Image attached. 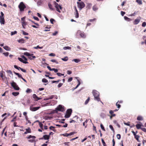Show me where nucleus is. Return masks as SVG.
I'll list each match as a JSON object with an SVG mask.
<instances>
[{
	"label": "nucleus",
	"instance_id": "5",
	"mask_svg": "<svg viewBox=\"0 0 146 146\" xmlns=\"http://www.w3.org/2000/svg\"><path fill=\"white\" fill-rule=\"evenodd\" d=\"M72 110L71 109H68L66 111V114L64 116V117L66 118H69L72 112Z\"/></svg>",
	"mask_w": 146,
	"mask_h": 146
},
{
	"label": "nucleus",
	"instance_id": "41",
	"mask_svg": "<svg viewBox=\"0 0 146 146\" xmlns=\"http://www.w3.org/2000/svg\"><path fill=\"white\" fill-rule=\"evenodd\" d=\"M42 3V1L41 0H39L37 1V3L38 5H40Z\"/></svg>",
	"mask_w": 146,
	"mask_h": 146
},
{
	"label": "nucleus",
	"instance_id": "56",
	"mask_svg": "<svg viewBox=\"0 0 146 146\" xmlns=\"http://www.w3.org/2000/svg\"><path fill=\"white\" fill-rule=\"evenodd\" d=\"M49 56H55V54L53 53H51L49 54Z\"/></svg>",
	"mask_w": 146,
	"mask_h": 146
},
{
	"label": "nucleus",
	"instance_id": "62",
	"mask_svg": "<svg viewBox=\"0 0 146 146\" xmlns=\"http://www.w3.org/2000/svg\"><path fill=\"white\" fill-rule=\"evenodd\" d=\"M20 70L23 72H26V71L23 68H20Z\"/></svg>",
	"mask_w": 146,
	"mask_h": 146
},
{
	"label": "nucleus",
	"instance_id": "13",
	"mask_svg": "<svg viewBox=\"0 0 146 146\" xmlns=\"http://www.w3.org/2000/svg\"><path fill=\"white\" fill-rule=\"evenodd\" d=\"M135 126L136 127V128L137 129H140L141 130V129L142 128H143V127H141L143 126V125H142L137 124L135 125Z\"/></svg>",
	"mask_w": 146,
	"mask_h": 146
},
{
	"label": "nucleus",
	"instance_id": "22",
	"mask_svg": "<svg viewBox=\"0 0 146 146\" xmlns=\"http://www.w3.org/2000/svg\"><path fill=\"white\" fill-rule=\"evenodd\" d=\"M93 10L94 11H96L98 9V8L96 5H94L93 7Z\"/></svg>",
	"mask_w": 146,
	"mask_h": 146
},
{
	"label": "nucleus",
	"instance_id": "64",
	"mask_svg": "<svg viewBox=\"0 0 146 146\" xmlns=\"http://www.w3.org/2000/svg\"><path fill=\"white\" fill-rule=\"evenodd\" d=\"M141 130L145 132H146V129L144 128H142Z\"/></svg>",
	"mask_w": 146,
	"mask_h": 146
},
{
	"label": "nucleus",
	"instance_id": "37",
	"mask_svg": "<svg viewBox=\"0 0 146 146\" xmlns=\"http://www.w3.org/2000/svg\"><path fill=\"white\" fill-rule=\"evenodd\" d=\"M119 103V101L116 103V106L117 107V108H119L121 107L120 105L118 104Z\"/></svg>",
	"mask_w": 146,
	"mask_h": 146
},
{
	"label": "nucleus",
	"instance_id": "35",
	"mask_svg": "<svg viewBox=\"0 0 146 146\" xmlns=\"http://www.w3.org/2000/svg\"><path fill=\"white\" fill-rule=\"evenodd\" d=\"M50 61L52 62H55L56 64H58V62L55 59H51L50 60Z\"/></svg>",
	"mask_w": 146,
	"mask_h": 146
},
{
	"label": "nucleus",
	"instance_id": "57",
	"mask_svg": "<svg viewBox=\"0 0 146 146\" xmlns=\"http://www.w3.org/2000/svg\"><path fill=\"white\" fill-rule=\"evenodd\" d=\"M72 80V78L70 77L68 78V82H70Z\"/></svg>",
	"mask_w": 146,
	"mask_h": 146
},
{
	"label": "nucleus",
	"instance_id": "2",
	"mask_svg": "<svg viewBox=\"0 0 146 146\" xmlns=\"http://www.w3.org/2000/svg\"><path fill=\"white\" fill-rule=\"evenodd\" d=\"M65 111L64 106H62V105H59L55 109L56 112L57 113L58 111L63 112Z\"/></svg>",
	"mask_w": 146,
	"mask_h": 146
},
{
	"label": "nucleus",
	"instance_id": "20",
	"mask_svg": "<svg viewBox=\"0 0 146 146\" xmlns=\"http://www.w3.org/2000/svg\"><path fill=\"white\" fill-rule=\"evenodd\" d=\"M124 18L125 20H126L128 21H131V19L128 18L126 16H124Z\"/></svg>",
	"mask_w": 146,
	"mask_h": 146
},
{
	"label": "nucleus",
	"instance_id": "29",
	"mask_svg": "<svg viewBox=\"0 0 146 146\" xmlns=\"http://www.w3.org/2000/svg\"><path fill=\"white\" fill-rule=\"evenodd\" d=\"M90 100V97H88L87 98V99L86 100L85 102V104H87L89 101V100Z\"/></svg>",
	"mask_w": 146,
	"mask_h": 146
},
{
	"label": "nucleus",
	"instance_id": "11",
	"mask_svg": "<svg viewBox=\"0 0 146 146\" xmlns=\"http://www.w3.org/2000/svg\"><path fill=\"white\" fill-rule=\"evenodd\" d=\"M40 108V107H34L31 106L30 107V110L32 111H36Z\"/></svg>",
	"mask_w": 146,
	"mask_h": 146
},
{
	"label": "nucleus",
	"instance_id": "45",
	"mask_svg": "<svg viewBox=\"0 0 146 146\" xmlns=\"http://www.w3.org/2000/svg\"><path fill=\"white\" fill-rule=\"evenodd\" d=\"M100 127H101V129H102L104 131H105V129L104 127L102 124H100Z\"/></svg>",
	"mask_w": 146,
	"mask_h": 146
},
{
	"label": "nucleus",
	"instance_id": "33",
	"mask_svg": "<svg viewBox=\"0 0 146 146\" xmlns=\"http://www.w3.org/2000/svg\"><path fill=\"white\" fill-rule=\"evenodd\" d=\"M136 1L139 4L141 5L142 4V3L141 0H136Z\"/></svg>",
	"mask_w": 146,
	"mask_h": 146
},
{
	"label": "nucleus",
	"instance_id": "32",
	"mask_svg": "<svg viewBox=\"0 0 146 146\" xmlns=\"http://www.w3.org/2000/svg\"><path fill=\"white\" fill-rule=\"evenodd\" d=\"M3 48L7 50H10V48H9V47L7 46H6L3 47Z\"/></svg>",
	"mask_w": 146,
	"mask_h": 146
},
{
	"label": "nucleus",
	"instance_id": "55",
	"mask_svg": "<svg viewBox=\"0 0 146 146\" xmlns=\"http://www.w3.org/2000/svg\"><path fill=\"white\" fill-rule=\"evenodd\" d=\"M114 113V112L113 111L111 110L109 111V113L111 115H113V114H114L113 113Z\"/></svg>",
	"mask_w": 146,
	"mask_h": 146
},
{
	"label": "nucleus",
	"instance_id": "44",
	"mask_svg": "<svg viewBox=\"0 0 146 146\" xmlns=\"http://www.w3.org/2000/svg\"><path fill=\"white\" fill-rule=\"evenodd\" d=\"M26 131H27V132H28V133H30L31 132V129L30 128H28L26 129Z\"/></svg>",
	"mask_w": 146,
	"mask_h": 146
},
{
	"label": "nucleus",
	"instance_id": "30",
	"mask_svg": "<svg viewBox=\"0 0 146 146\" xmlns=\"http://www.w3.org/2000/svg\"><path fill=\"white\" fill-rule=\"evenodd\" d=\"M61 60H63L64 61H67L68 60V57L67 56L63 58H61Z\"/></svg>",
	"mask_w": 146,
	"mask_h": 146
},
{
	"label": "nucleus",
	"instance_id": "3",
	"mask_svg": "<svg viewBox=\"0 0 146 146\" xmlns=\"http://www.w3.org/2000/svg\"><path fill=\"white\" fill-rule=\"evenodd\" d=\"M19 8L20 12H23L24 9L26 8V7L23 2H21L19 5Z\"/></svg>",
	"mask_w": 146,
	"mask_h": 146
},
{
	"label": "nucleus",
	"instance_id": "51",
	"mask_svg": "<svg viewBox=\"0 0 146 146\" xmlns=\"http://www.w3.org/2000/svg\"><path fill=\"white\" fill-rule=\"evenodd\" d=\"M33 18H34V19L36 20V21H39V19H38V18L36 17V16H33Z\"/></svg>",
	"mask_w": 146,
	"mask_h": 146
},
{
	"label": "nucleus",
	"instance_id": "28",
	"mask_svg": "<svg viewBox=\"0 0 146 146\" xmlns=\"http://www.w3.org/2000/svg\"><path fill=\"white\" fill-rule=\"evenodd\" d=\"M32 91L31 89L29 88H27L26 91V92L27 93H29L32 92Z\"/></svg>",
	"mask_w": 146,
	"mask_h": 146
},
{
	"label": "nucleus",
	"instance_id": "34",
	"mask_svg": "<svg viewBox=\"0 0 146 146\" xmlns=\"http://www.w3.org/2000/svg\"><path fill=\"white\" fill-rule=\"evenodd\" d=\"M17 33V31H15L14 32H11V35H14Z\"/></svg>",
	"mask_w": 146,
	"mask_h": 146
},
{
	"label": "nucleus",
	"instance_id": "52",
	"mask_svg": "<svg viewBox=\"0 0 146 146\" xmlns=\"http://www.w3.org/2000/svg\"><path fill=\"white\" fill-rule=\"evenodd\" d=\"M31 138H32L33 139H35V136H32L31 135H29V136L28 137V138L30 139Z\"/></svg>",
	"mask_w": 146,
	"mask_h": 146
},
{
	"label": "nucleus",
	"instance_id": "8",
	"mask_svg": "<svg viewBox=\"0 0 146 146\" xmlns=\"http://www.w3.org/2000/svg\"><path fill=\"white\" fill-rule=\"evenodd\" d=\"M11 86L15 90H19L20 88L17 84L15 82H13L11 83Z\"/></svg>",
	"mask_w": 146,
	"mask_h": 146
},
{
	"label": "nucleus",
	"instance_id": "43",
	"mask_svg": "<svg viewBox=\"0 0 146 146\" xmlns=\"http://www.w3.org/2000/svg\"><path fill=\"white\" fill-rule=\"evenodd\" d=\"M101 140H102V143H103L104 146H106V143L104 141V139H101Z\"/></svg>",
	"mask_w": 146,
	"mask_h": 146
},
{
	"label": "nucleus",
	"instance_id": "27",
	"mask_svg": "<svg viewBox=\"0 0 146 146\" xmlns=\"http://www.w3.org/2000/svg\"><path fill=\"white\" fill-rule=\"evenodd\" d=\"M72 61H74L76 63H78L80 61V60L78 59H74L72 60Z\"/></svg>",
	"mask_w": 146,
	"mask_h": 146
},
{
	"label": "nucleus",
	"instance_id": "38",
	"mask_svg": "<svg viewBox=\"0 0 146 146\" xmlns=\"http://www.w3.org/2000/svg\"><path fill=\"white\" fill-rule=\"evenodd\" d=\"M56 74L59 76H62L64 75V74H62L61 73H59V72H57L56 73Z\"/></svg>",
	"mask_w": 146,
	"mask_h": 146
},
{
	"label": "nucleus",
	"instance_id": "36",
	"mask_svg": "<svg viewBox=\"0 0 146 146\" xmlns=\"http://www.w3.org/2000/svg\"><path fill=\"white\" fill-rule=\"evenodd\" d=\"M22 32L23 35H29V34L28 33L25 32L23 30L22 31Z\"/></svg>",
	"mask_w": 146,
	"mask_h": 146
},
{
	"label": "nucleus",
	"instance_id": "26",
	"mask_svg": "<svg viewBox=\"0 0 146 146\" xmlns=\"http://www.w3.org/2000/svg\"><path fill=\"white\" fill-rule=\"evenodd\" d=\"M19 92H13L12 93V94L15 96H16L18 95H19Z\"/></svg>",
	"mask_w": 146,
	"mask_h": 146
},
{
	"label": "nucleus",
	"instance_id": "48",
	"mask_svg": "<svg viewBox=\"0 0 146 146\" xmlns=\"http://www.w3.org/2000/svg\"><path fill=\"white\" fill-rule=\"evenodd\" d=\"M6 56H7L9 55V53L8 52H4L3 54Z\"/></svg>",
	"mask_w": 146,
	"mask_h": 146
},
{
	"label": "nucleus",
	"instance_id": "12",
	"mask_svg": "<svg viewBox=\"0 0 146 146\" xmlns=\"http://www.w3.org/2000/svg\"><path fill=\"white\" fill-rule=\"evenodd\" d=\"M50 138V136L47 135H45L43 136L42 138H41L40 139H44L45 140H48Z\"/></svg>",
	"mask_w": 146,
	"mask_h": 146
},
{
	"label": "nucleus",
	"instance_id": "63",
	"mask_svg": "<svg viewBox=\"0 0 146 146\" xmlns=\"http://www.w3.org/2000/svg\"><path fill=\"white\" fill-rule=\"evenodd\" d=\"M67 73L68 74H71L72 73V71H70V70H68L67 71Z\"/></svg>",
	"mask_w": 146,
	"mask_h": 146
},
{
	"label": "nucleus",
	"instance_id": "59",
	"mask_svg": "<svg viewBox=\"0 0 146 146\" xmlns=\"http://www.w3.org/2000/svg\"><path fill=\"white\" fill-rule=\"evenodd\" d=\"M146 25V23L145 22H144L142 23V26L143 27H145Z\"/></svg>",
	"mask_w": 146,
	"mask_h": 146
},
{
	"label": "nucleus",
	"instance_id": "25",
	"mask_svg": "<svg viewBox=\"0 0 146 146\" xmlns=\"http://www.w3.org/2000/svg\"><path fill=\"white\" fill-rule=\"evenodd\" d=\"M39 122V127H40V128L42 129V130H43V124L41 122L38 121Z\"/></svg>",
	"mask_w": 146,
	"mask_h": 146
},
{
	"label": "nucleus",
	"instance_id": "40",
	"mask_svg": "<svg viewBox=\"0 0 146 146\" xmlns=\"http://www.w3.org/2000/svg\"><path fill=\"white\" fill-rule=\"evenodd\" d=\"M42 81L43 82H45L46 83V82H48V81L45 78H43L42 79Z\"/></svg>",
	"mask_w": 146,
	"mask_h": 146
},
{
	"label": "nucleus",
	"instance_id": "50",
	"mask_svg": "<svg viewBox=\"0 0 146 146\" xmlns=\"http://www.w3.org/2000/svg\"><path fill=\"white\" fill-rule=\"evenodd\" d=\"M55 21V20L53 19H51L50 20V21L51 23L52 24H54L53 22Z\"/></svg>",
	"mask_w": 146,
	"mask_h": 146
},
{
	"label": "nucleus",
	"instance_id": "46",
	"mask_svg": "<svg viewBox=\"0 0 146 146\" xmlns=\"http://www.w3.org/2000/svg\"><path fill=\"white\" fill-rule=\"evenodd\" d=\"M78 83L77 84V85L74 88V89L77 88L80 85V81L79 80H78Z\"/></svg>",
	"mask_w": 146,
	"mask_h": 146
},
{
	"label": "nucleus",
	"instance_id": "19",
	"mask_svg": "<svg viewBox=\"0 0 146 146\" xmlns=\"http://www.w3.org/2000/svg\"><path fill=\"white\" fill-rule=\"evenodd\" d=\"M140 136L138 135H136L135 136H134L136 140L137 141L139 142H140V141L139 139V138Z\"/></svg>",
	"mask_w": 146,
	"mask_h": 146
},
{
	"label": "nucleus",
	"instance_id": "18",
	"mask_svg": "<svg viewBox=\"0 0 146 146\" xmlns=\"http://www.w3.org/2000/svg\"><path fill=\"white\" fill-rule=\"evenodd\" d=\"M24 54L25 55L27 56H32L33 55V54H31L27 52H24Z\"/></svg>",
	"mask_w": 146,
	"mask_h": 146
},
{
	"label": "nucleus",
	"instance_id": "53",
	"mask_svg": "<svg viewBox=\"0 0 146 146\" xmlns=\"http://www.w3.org/2000/svg\"><path fill=\"white\" fill-rule=\"evenodd\" d=\"M71 48L70 47H64L63 48V49L64 50L70 49Z\"/></svg>",
	"mask_w": 146,
	"mask_h": 146
},
{
	"label": "nucleus",
	"instance_id": "61",
	"mask_svg": "<svg viewBox=\"0 0 146 146\" xmlns=\"http://www.w3.org/2000/svg\"><path fill=\"white\" fill-rule=\"evenodd\" d=\"M121 15L123 16L125 14V12H124V11H121Z\"/></svg>",
	"mask_w": 146,
	"mask_h": 146
},
{
	"label": "nucleus",
	"instance_id": "17",
	"mask_svg": "<svg viewBox=\"0 0 146 146\" xmlns=\"http://www.w3.org/2000/svg\"><path fill=\"white\" fill-rule=\"evenodd\" d=\"M18 59L21 62H23L25 64H27L28 63V62L26 61H24V60L21 58L19 57L18 58Z\"/></svg>",
	"mask_w": 146,
	"mask_h": 146
},
{
	"label": "nucleus",
	"instance_id": "14",
	"mask_svg": "<svg viewBox=\"0 0 146 146\" xmlns=\"http://www.w3.org/2000/svg\"><path fill=\"white\" fill-rule=\"evenodd\" d=\"M17 41L18 42L21 43H23L26 42L25 40L23 38L18 40Z\"/></svg>",
	"mask_w": 146,
	"mask_h": 146
},
{
	"label": "nucleus",
	"instance_id": "24",
	"mask_svg": "<svg viewBox=\"0 0 146 146\" xmlns=\"http://www.w3.org/2000/svg\"><path fill=\"white\" fill-rule=\"evenodd\" d=\"M48 7L49 9L51 10H53L54 9L53 8V6L50 3H49L48 4Z\"/></svg>",
	"mask_w": 146,
	"mask_h": 146
},
{
	"label": "nucleus",
	"instance_id": "21",
	"mask_svg": "<svg viewBox=\"0 0 146 146\" xmlns=\"http://www.w3.org/2000/svg\"><path fill=\"white\" fill-rule=\"evenodd\" d=\"M137 119L138 121H142L143 120V117L141 116H139L137 117Z\"/></svg>",
	"mask_w": 146,
	"mask_h": 146
},
{
	"label": "nucleus",
	"instance_id": "6",
	"mask_svg": "<svg viewBox=\"0 0 146 146\" xmlns=\"http://www.w3.org/2000/svg\"><path fill=\"white\" fill-rule=\"evenodd\" d=\"M77 3L78 4V7L80 9V10H81L85 7V4L82 1L80 2L78 1L77 2Z\"/></svg>",
	"mask_w": 146,
	"mask_h": 146
},
{
	"label": "nucleus",
	"instance_id": "49",
	"mask_svg": "<svg viewBox=\"0 0 146 146\" xmlns=\"http://www.w3.org/2000/svg\"><path fill=\"white\" fill-rule=\"evenodd\" d=\"M117 138L118 139H120L121 138V135L120 134H117Z\"/></svg>",
	"mask_w": 146,
	"mask_h": 146
},
{
	"label": "nucleus",
	"instance_id": "9",
	"mask_svg": "<svg viewBox=\"0 0 146 146\" xmlns=\"http://www.w3.org/2000/svg\"><path fill=\"white\" fill-rule=\"evenodd\" d=\"M77 34L79 35L80 36L83 38H85L86 37V35L84 34L83 32H82L80 31L79 30L77 32Z\"/></svg>",
	"mask_w": 146,
	"mask_h": 146
},
{
	"label": "nucleus",
	"instance_id": "42",
	"mask_svg": "<svg viewBox=\"0 0 146 146\" xmlns=\"http://www.w3.org/2000/svg\"><path fill=\"white\" fill-rule=\"evenodd\" d=\"M109 127L111 129V130H112V131L114 132L115 130L114 129V128L111 125H109Z\"/></svg>",
	"mask_w": 146,
	"mask_h": 146
},
{
	"label": "nucleus",
	"instance_id": "15",
	"mask_svg": "<svg viewBox=\"0 0 146 146\" xmlns=\"http://www.w3.org/2000/svg\"><path fill=\"white\" fill-rule=\"evenodd\" d=\"M25 17H24L21 19V20L22 21L21 23L22 24H23L25 25H27V23L25 21Z\"/></svg>",
	"mask_w": 146,
	"mask_h": 146
},
{
	"label": "nucleus",
	"instance_id": "47",
	"mask_svg": "<svg viewBox=\"0 0 146 146\" xmlns=\"http://www.w3.org/2000/svg\"><path fill=\"white\" fill-rule=\"evenodd\" d=\"M60 81V80H58L57 81H52V83H58Z\"/></svg>",
	"mask_w": 146,
	"mask_h": 146
},
{
	"label": "nucleus",
	"instance_id": "39",
	"mask_svg": "<svg viewBox=\"0 0 146 146\" xmlns=\"http://www.w3.org/2000/svg\"><path fill=\"white\" fill-rule=\"evenodd\" d=\"M33 48L36 49L38 48L42 49L43 48V47H39V46H37L36 47H34Z\"/></svg>",
	"mask_w": 146,
	"mask_h": 146
},
{
	"label": "nucleus",
	"instance_id": "1",
	"mask_svg": "<svg viewBox=\"0 0 146 146\" xmlns=\"http://www.w3.org/2000/svg\"><path fill=\"white\" fill-rule=\"evenodd\" d=\"M92 93L94 97V99L97 101L99 102L101 101L100 98L99 97V93L96 90H93Z\"/></svg>",
	"mask_w": 146,
	"mask_h": 146
},
{
	"label": "nucleus",
	"instance_id": "31",
	"mask_svg": "<svg viewBox=\"0 0 146 146\" xmlns=\"http://www.w3.org/2000/svg\"><path fill=\"white\" fill-rule=\"evenodd\" d=\"M75 17L76 18H78L79 17V14L78 12H75L74 14Z\"/></svg>",
	"mask_w": 146,
	"mask_h": 146
},
{
	"label": "nucleus",
	"instance_id": "23",
	"mask_svg": "<svg viewBox=\"0 0 146 146\" xmlns=\"http://www.w3.org/2000/svg\"><path fill=\"white\" fill-rule=\"evenodd\" d=\"M14 73L15 74L17 75L19 78H21L22 77V75L20 74L19 73L15 72H14Z\"/></svg>",
	"mask_w": 146,
	"mask_h": 146
},
{
	"label": "nucleus",
	"instance_id": "58",
	"mask_svg": "<svg viewBox=\"0 0 146 146\" xmlns=\"http://www.w3.org/2000/svg\"><path fill=\"white\" fill-rule=\"evenodd\" d=\"M52 71H54L55 73H57L58 72L57 69H55V68H52Z\"/></svg>",
	"mask_w": 146,
	"mask_h": 146
},
{
	"label": "nucleus",
	"instance_id": "10",
	"mask_svg": "<svg viewBox=\"0 0 146 146\" xmlns=\"http://www.w3.org/2000/svg\"><path fill=\"white\" fill-rule=\"evenodd\" d=\"M141 18L140 17H138L137 19H135L133 22V24L134 25H137L139 23Z\"/></svg>",
	"mask_w": 146,
	"mask_h": 146
},
{
	"label": "nucleus",
	"instance_id": "60",
	"mask_svg": "<svg viewBox=\"0 0 146 146\" xmlns=\"http://www.w3.org/2000/svg\"><path fill=\"white\" fill-rule=\"evenodd\" d=\"M7 73L10 74H12V71H11L10 70H7Z\"/></svg>",
	"mask_w": 146,
	"mask_h": 146
},
{
	"label": "nucleus",
	"instance_id": "7",
	"mask_svg": "<svg viewBox=\"0 0 146 146\" xmlns=\"http://www.w3.org/2000/svg\"><path fill=\"white\" fill-rule=\"evenodd\" d=\"M1 15H0V23L1 24H5V20L4 18V13L1 12Z\"/></svg>",
	"mask_w": 146,
	"mask_h": 146
},
{
	"label": "nucleus",
	"instance_id": "54",
	"mask_svg": "<svg viewBox=\"0 0 146 146\" xmlns=\"http://www.w3.org/2000/svg\"><path fill=\"white\" fill-rule=\"evenodd\" d=\"M63 85V83H60L58 85V87L59 88L61 87Z\"/></svg>",
	"mask_w": 146,
	"mask_h": 146
},
{
	"label": "nucleus",
	"instance_id": "16",
	"mask_svg": "<svg viewBox=\"0 0 146 146\" xmlns=\"http://www.w3.org/2000/svg\"><path fill=\"white\" fill-rule=\"evenodd\" d=\"M33 97L35 99L36 101H37L41 99L38 97L35 94H33Z\"/></svg>",
	"mask_w": 146,
	"mask_h": 146
},
{
	"label": "nucleus",
	"instance_id": "4",
	"mask_svg": "<svg viewBox=\"0 0 146 146\" xmlns=\"http://www.w3.org/2000/svg\"><path fill=\"white\" fill-rule=\"evenodd\" d=\"M54 5L55 6V8H56V10L59 13H60L61 11L60 9L61 10L62 9V8L61 6L59 5L57 3L56 1H54Z\"/></svg>",
	"mask_w": 146,
	"mask_h": 146
}]
</instances>
